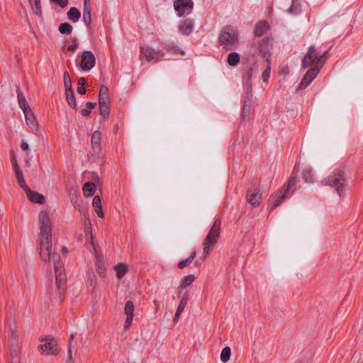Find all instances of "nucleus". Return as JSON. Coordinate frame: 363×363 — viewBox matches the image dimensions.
<instances>
[{
	"label": "nucleus",
	"mask_w": 363,
	"mask_h": 363,
	"mask_svg": "<svg viewBox=\"0 0 363 363\" xmlns=\"http://www.w3.org/2000/svg\"><path fill=\"white\" fill-rule=\"evenodd\" d=\"M92 206L95 210V212L96 213L97 216L99 218H104V213L103 211L102 204H101V199L100 196H95L92 201Z\"/></svg>",
	"instance_id": "nucleus-20"
},
{
	"label": "nucleus",
	"mask_w": 363,
	"mask_h": 363,
	"mask_svg": "<svg viewBox=\"0 0 363 363\" xmlns=\"http://www.w3.org/2000/svg\"><path fill=\"white\" fill-rule=\"evenodd\" d=\"M219 41L225 47L234 48L239 43L238 32L232 28L226 27L221 31Z\"/></svg>",
	"instance_id": "nucleus-5"
},
{
	"label": "nucleus",
	"mask_w": 363,
	"mask_h": 363,
	"mask_svg": "<svg viewBox=\"0 0 363 363\" xmlns=\"http://www.w3.org/2000/svg\"><path fill=\"white\" fill-rule=\"evenodd\" d=\"M61 250H62V252L63 253H67V249H66V247H63V246H62V247H61Z\"/></svg>",
	"instance_id": "nucleus-50"
},
{
	"label": "nucleus",
	"mask_w": 363,
	"mask_h": 363,
	"mask_svg": "<svg viewBox=\"0 0 363 363\" xmlns=\"http://www.w3.org/2000/svg\"><path fill=\"white\" fill-rule=\"evenodd\" d=\"M220 230V222H215L209 230L203 242V255L204 257H207L211 251V249L217 242Z\"/></svg>",
	"instance_id": "nucleus-4"
},
{
	"label": "nucleus",
	"mask_w": 363,
	"mask_h": 363,
	"mask_svg": "<svg viewBox=\"0 0 363 363\" xmlns=\"http://www.w3.org/2000/svg\"><path fill=\"white\" fill-rule=\"evenodd\" d=\"M325 184L334 189L338 196H342L347 189L345 174L342 171L335 172L326 179Z\"/></svg>",
	"instance_id": "nucleus-3"
},
{
	"label": "nucleus",
	"mask_w": 363,
	"mask_h": 363,
	"mask_svg": "<svg viewBox=\"0 0 363 363\" xmlns=\"http://www.w3.org/2000/svg\"><path fill=\"white\" fill-rule=\"evenodd\" d=\"M95 107V104L91 102H88L84 108L81 110V114L83 116H87L91 113V110Z\"/></svg>",
	"instance_id": "nucleus-38"
},
{
	"label": "nucleus",
	"mask_w": 363,
	"mask_h": 363,
	"mask_svg": "<svg viewBox=\"0 0 363 363\" xmlns=\"http://www.w3.org/2000/svg\"><path fill=\"white\" fill-rule=\"evenodd\" d=\"M195 256L196 252H193L189 257L179 262L178 267L182 269L186 267L189 266L190 264L192 262L193 259H194Z\"/></svg>",
	"instance_id": "nucleus-34"
},
{
	"label": "nucleus",
	"mask_w": 363,
	"mask_h": 363,
	"mask_svg": "<svg viewBox=\"0 0 363 363\" xmlns=\"http://www.w3.org/2000/svg\"><path fill=\"white\" fill-rule=\"evenodd\" d=\"M40 255L44 262L56 261L57 259V242L52 235L39 236Z\"/></svg>",
	"instance_id": "nucleus-1"
},
{
	"label": "nucleus",
	"mask_w": 363,
	"mask_h": 363,
	"mask_svg": "<svg viewBox=\"0 0 363 363\" xmlns=\"http://www.w3.org/2000/svg\"><path fill=\"white\" fill-rule=\"evenodd\" d=\"M320 55L313 46L308 48L307 53L303 59V67H320L319 65L320 61Z\"/></svg>",
	"instance_id": "nucleus-8"
},
{
	"label": "nucleus",
	"mask_w": 363,
	"mask_h": 363,
	"mask_svg": "<svg viewBox=\"0 0 363 363\" xmlns=\"http://www.w3.org/2000/svg\"><path fill=\"white\" fill-rule=\"evenodd\" d=\"M58 30L62 34L69 35L73 30V27L69 23H62L59 26Z\"/></svg>",
	"instance_id": "nucleus-33"
},
{
	"label": "nucleus",
	"mask_w": 363,
	"mask_h": 363,
	"mask_svg": "<svg viewBox=\"0 0 363 363\" xmlns=\"http://www.w3.org/2000/svg\"><path fill=\"white\" fill-rule=\"evenodd\" d=\"M193 22L191 20L186 19L183 21L179 26V30L184 35H189L193 30Z\"/></svg>",
	"instance_id": "nucleus-21"
},
{
	"label": "nucleus",
	"mask_w": 363,
	"mask_h": 363,
	"mask_svg": "<svg viewBox=\"0 0 363 363\" xmlns=\"http://www.w3.org/2000/svg\"><path fill=\"white\" fill-rule=\"evenodd\" d=\"M269 30V26L267 22L259 23L255 29L256 35L261 36L265 34Z\"/></svg>",
	"instance_id": "nucleus-25"
},
{
	"label": "nucleus",
	"mask_w": 363,
	"mask_h": 363,
	"mask_svg": "<svg viewBox=\"0 0 363 363\" xmlns=\"http://www.w3.org/2000/svg\"><path fill=\"white\" fill-rule=\"evenodd\" d=\"M26 194L27 199L33 203L44 205L46 203V197L38 191L28 189L26 190Z\"/></svg>",
	"instance_id": "nucleus-14"
},
{
	"label": "nucleus",
	"mask_w": 363,
	"mask_h": 363,
	"mask_svg": "<svg viewBox=\"0 0 363 363\" xmlns=\"http://www.w3.org/2000/svg\"><path fill=\"white\" fill-rule=\"evenodd\" d=\"M193 6L191 0H176L174 2V9L179 16H182L191 10Z\"/></svg>",
	"instance_id": "nucleus-12"
},
{
	"label": "nucleus",
	"mask_w": 363,
	"mask_h": 363,
	"mask_svg": "<svg viewBox=\"0 0 363 363\" xmlns=\"http://www.w3.org/2000/svg\"><path fill=\"white\" fill-rule=\"evenodd\" d=\"M135 305L133 301H128L125 303L124 306V314L125 321L123 324V328L125 330H128L133 323L134 317Z\"/></svg>",
	"instance_id": "nucleus-10"
},
{
	"label": "nucleus",
	"mask_w": 363,
	"mask_h": 363,
	"mask_svg": "<svg viewBox=\"0 0 363 363\" xmlns=\"http://www.w3.org/2000/svg\"><path fill=\"white\" fill-rule=\"evenodd\" d=\"M52 3L59 5L62 8H65L68 4V0H50Z\"/></svg>",
	"instance_id": "nucleus-46"
},
{
	"label": "nucleus",
	"mask_w": 363,
	"mask_h": 363,
	"mask_svg": "<svg viewBox=\"0 0 363 363\" xmlns=\"http://www.w3.org/2000/svg\"><path fill=\"white\" fill-rule=\"evenodd\" d=\"M90 0H84V8H90L89 7Z\"/></svg>",
	"instance_id": "nucleus-49"
},
{
	"label": "nucleus",
	"mask_w": 363,
	"mask_h": 363,
	"mask_svg": "<svg viewBox=\"0 0 363 363\" xmlns=\"http://www.w3.org/2000/svg\"><path fill=\"white\" fill-rule=\"evenodd\" d=\"M23 112L25 114L26 122L28 126L32 130H38L39 126L38 123L31 110L28 107H25Z\"/></svg>",
	"instance_id": "nucleus-16"
},
{
	"label": "nucleus",
	"mask_w": 363,
	"mask_h": 363,
	"mask_svg": "<svg viewBox=\"0 0 363 363\" xmlns=\"http://www.w3.org/2000/svg\"><path fill=\"white\" fill-rule=\"evenodd\" d=\"M79 47L78 40L77 38H72L70 41V45H67V50L69 52H74Z\"/></svg>",
	"instance_id": "nucleus-40"
},
{
	"label": "nucleus",
	"mask_w": 363,
	"mask_h": 363,
	"mask_svg": "<svg viewBox=\"0 0 363 363\" xmlns=\"http://www.w3.org/2000/svg\"><path fill=\"white\" fill-rule=\"evenodd\" d=\"M270 70H271V67H270L269 64L268 63L267 68L262 72V78L264 82H267L268 80L269 75H270Z\"/></svg>",
	"instance_id": "nucleus-45"
},
{
	"label": "nucleus",
	"mask_w": 363,
	"mask_h": 363,
	"mask_svg": "<svg viewBox=\"0 0 363 363\" xmlns=\"http://www.w3.org/2000/svg\"><path fill=\"white\" fill-rule=\"evenodd\" d=\"M65 97L69 106L76 110L77 109V101L75 100L73 90L65 91Z\"/></svg>",
	"instance_id": "nucleus-28"
},
{
	"label": "nucleus",
	"mask_w": 363,
	"mask_h": 363,
	"mask_svg": "<svg viewBox=\"0 0 363 363\" xmlns=\"http://www.w3.org/2000/svg\"><path fill=\"white\" fill-rule=\"evenodd\" d=\"M21 147L23 150H27L29 147V144L27 142L22 141L21 143Z\"/></svg>",
	"instance_id": "nucleus-47"
},
{
	"label": "nucleus",
	"mask_w": 363,
	"mask_h": 363,
	"mask_svg": "<svg viewBox=\"0 0 363 363\" xmlns=\"http://www.w3.org/2000/svg\"><path fill=\"white\" fill-rule=\"evenodd\" d=\"M67 18L75 23H77L81 17V12L76 7L69 8L67 13Z\"/></svg>",
	"instance_id": "nucleus-22"
},
{
	"label": "nucleus",
	"mask_w": 363,
	"mask_h": 363,
	"mask_svg": "<svg viewBox=\"0 0 363 363\" xmlns=\"http://www.w3.org/2000/svg\"><path fill=\"white\" fill-rule=\"evenodd\" d=\"M39 236L52 235V223L50 214L46 211H41L38 214Z\"/></svg>",
	"instance_id": "nucleus-7"
},
{
	"label": "nucleus",
	"mask_w": 363,
	"mask_h": 363,
	"mask_svg": "<svg viewBox=\"0 0 363 363\" xmlns=\"http://www.w3.org/2000/svg\"><path fill=\"white\" fill-rule=\"evenodd\" d=\"M110 104H99L100 113L104 118H107L109 115Z\"/></svg>",
	"instance_id": "nucleus-37"
},
{
	"label": "nucleus",
	"mask_w": 363,
	"mask_h": 363,
	"mask_svg": "<svg viewBox=\"0 0 363 363\" xmlns=\"http://www.w3.org/2000/svg\"><path fill=\"white\" fill-rule=\"evenodd\" d=\"M60 350L58 341L55 337L48 335L40 337L38 351L41 355L56 356L60 353Z\"/></svg>",
	"instance_id": "nucleus-2"
},
{
	"label": "nucleus",
	"mask_w": 363,
	"mask_h": 363,
	"mask_svg": "<svg viewBox=\"0 0 363 363\" xmlns=\"http://www.w3.org/2000/svg\"><path fill=\"white\" fill-rule=\"evenodd\" d=\"M95 63L96 58L91 52L84 51L82 52L80 57L79 66L83 71H89L95 66Z\"/></svg>",
	"instance_id": "nucleus-9"
},
{
	"label": "nucleus",
	"mask_w": 363,
	"mask_h": 363,
	"mask_svg": "<svg viewBox=\"0 0 363 363\" xmlns=\"http://www.w3.org/2000/svg\"><path fill=\"white\" fill-rule=\"evenodd\" d=\"M83 21L86 26L91 25V9L90 8H84Z\"/></svg>",
	"instance_id": "nucleus-36"
},
{
	"label": "nucleus",
	"mask_w": 363,
	"mask_h": 363,
	"mask_svg": "<svg viewBox=\"0 0 363 363\" xmlns=\"http://www.w3.org/2000/svg\"><path fill=\"white\" fill-rule=\"evenodd\" d=\"M14 169H15V172H16V177H17V180H18V183L21 186H23L25 183L23 178V174H22L19 167L16 164L14 165Z\"/></svg>",
	"instance_id": "nucleus-42"
},
{
	"label": "nucleus",
	"mask_w": 363,
	"mask_h": 363,
	"mask_svg": "<svg viewBox=\"0 0 363 363\" xmlns=\"http://www.w3.org/2000/svg\"><path fill=\"white\" fill-rule=\"evenodd\" d=\"M113 270L118 280L123 279L130 270L128 264L124 262H118L113 266Z\"/></svg>",
	"instance_id": "nucleus-13"
},
{
	"label": "nucleus",
	"mask_w": 363,
	"mask_h": 363,
	"mask_svg": "<svg viewBox=\"0 0 363 363\" xmlns=\"http://www.w3.org/2000/svg\"><path fill=\"white\" fill-rule=\"evenodd\" d=\"M30 8L33 11V13L38 16H41L42 15V9H41V5H40V0H28Z\"/></svg>",
	"instance_id": "nucleus-26"
},
{
	"label": "nucleus",
	"mask_w": 363,
	"mask_h": 363,
	"mask_svg": "<svg viewBox=\"0 0 363 363\" xmlns=\"http://www.w3.org/2000/svg\"><path fill=\"white\" fill-rule=\"evenodd\" d=\"M231 349L229 347H225L220 354V359L223 363L228 362L231 357Z\"/></svg>",
	"instance_id": "nucleus-29"
},
{
	"label": "nucleus",
	"mask_w": 363,
	"mask_h": 363,
	"mask_svg": "<svg viewBox=\"0 0 363 363\" xmlns=\"http://www.w3.org/2000/svg\"><path fill=\"white\" fill-rule=\"evenodd\" d=\"M99 104H110V98L108 96V90L106 86L100 88L99 94Z\"/></svg>",
	"instance_id": "nucleus-24"
},
{
	"label": "nucleus",
	"mask_w": 363,
	"mask_h": 363,
	"mask_svg": "<svg viewBox=\"0 0 363 363\" xmlns=\"http://www.w3.org/2000/svg\"><path fill=\"white\" fill-rule=\"evenodd\" d=\"M247 201L252 206H258L262 201V191L256 186H251L247 193Z\"/></svg>",
	"instance_id": "nucleus-11"
},
{
	"label": "nucleus",
	"mask_w": 363,
	"mask_h": 363,
	"mask_svg": "<svg viewBox=\"0 0 363 363\" xmlns=\"http://www.w3.org/2000/svg\"><path fill=\"white\" fill-rule=\"evenodd\" d=\"M286 197V193H283V191H279L272 200L273 206H279Z\"/></svg>",
	"instance_id": "nucleus-35"
},
{
	"label": "nucleus",
	"mask_w": 363,
	"mask_h": 363,
	"mask_svg": "<svg viewBox=\"0 0 363 363\" xmlns=\"http://www.w3.org/2000/svg\"><path fill=\"white\" fill-rule=\"evenodd\" d=\"M320 67H312L310 69L308 70L301 82L300 83V87L301 89L306 88L316 77Z\"/></svg>",
	"instance_id": "nucleus-15"
},
{
	"label": "nucleus",
	"mask_w": 363,
	"mask_h": 363,
	"mask_svg": "<svg viewBox=\"0 0 363 363\" xmlns=\"http://www.w3.org/2000/svg\"><path fill=\"white\" fill-rule=\"evenodd\" d=\"M55 272H56V279L57 282H61L65 279V275L63 273V270L58 268V267L56 266L55 268Z\"/></svg>",
	"instance_id": "nucleus-44"
},
{
	"label": "nucleus",
	"mask_w": 363,
	"mask_h": 363,
	"mask_svg": "<svg viewBox=\"0 0 363 363\" xmlns=\"http://www.w3.org/2000/svg\"><path fill=\"white\" fill-rule=\"evenodd\" d=\"M164 56V52L160 48L143 46L140 49V59L145 62H157Z\"/></svg>",
	"instance_id": "nucleus-6"
},
{
	"label": "nucleus",
	"mask_w": 363,
	"mask_h": 363,
	"mask_svg": "<svg viewBox=\"0 0 363 363\" xmlns=\"http://www.w3.org/2000/svg\"><path fill=\"white\" fill-rule=\"evenodd\" d=\"M78 88H77V92L80 94H84L86 93V89L84 88V86L86 84V79L84 77H81L78 79Z\"/></svg>",
	"instance_id": "nucleus-39"
},
{
	"label": "nucleus",
	"mask_w": 363,
	"mask_h": 363,
	"mask_svg": "<svg viewBox=\"0 0 363 363\" xmlns=\"http://www.w3.org/2000/svg\"><path fill=\"white\" fill-rule=\"evenodd\" d=\"M96 185L91 182L84 184L82 188L83 194L85 196H91L94 195L96 191Z\"/></svg>",
	"instance_id": "nucleus-27"
},
{
	"label": "nucleus",
	"mask_w": 363,
	"mask_h": 363,
	"mask_svg": "<svg viewBox=\"0 0 363 363\" xmlns=\"http://www.w3.org/2000/svg\"><path fill=\"white\" fill-rule=\"evenodd\" d=\"M101 134L99 131H94L91 138L92 148L94 151H99L101 149Z\"/></svg>",
	"instance_id": "nucleus-19"
},
{
	"label": "nucleus",
	"mask_w": 363,
	"mask_h": 363,
	"mask_svg": "<svg viewBox=\"0 0 363 363\" xmlns=\"http://www.w3.org/2000/svg\"><path fill=\"white\" fill-rule=\"evenodd\" d=\"M188 303V296L186 295L182 296V297L179 299V304L177 306L176 312H175V318H179L181 315L182 313L184 311Z\"/></svg>",
	"instance_id": "nucleus-23"
},
{
	"label": "nucleus",
	"mask_w": 363,
	"mask_h": 363,
	"mask_svg": "<svg viewBox=\"0 0 363 363\" xmlns=\"http://www.w3.org/2000/svg\"><path fill=\"white\" fill-rule=\"evenodd\" d=\"M196 279V277L194 274H189L183 277L180 281L178 286V292L181 294L184 289L190 286Z\"/></svg>",
	"instance_id": "nucleus-17"
},
{
	"label": "nucleus",
	"mask_w": 363,
	"mask_h": 363,
	"mask_svg": "<svg viewBox=\"0 0 363 363\" xmlns=\"http://www.w3.org/2000/svg\"><path fill=\"white\" fill-rule=\"evenodd\" d=\"M258 49H259V52L262 54H265L267 52V49L266 48H264V46L259 48Z\"/></svg>",
	"instance_id": "nucleus-48"
},
{
	"label": "nucleus",
	"mask_w": 363,
	"mask_h": 363,
	"mask_svg": "<svg viewBox=\"0 0 363 363\" xmlns=\"http://www.w3.org/2000/svg\"><path fill=\"white\" fill-rule=\"evenodd\" d=\"M95 269L96 273L101 278L106 277L107 274L108 267L105 260L101 257H97L95 261Z\"/></svg>",
	"instance_id": "nucleus-18"
},
{
	"label": "nucleus",
	"mask_w": 363,
	"mask_h": 363,
	"mask_svg": "<svg viewBox=\"0 0 363 363\" xmlns=\"http://www.w3.org/2000/svg\"><path fill=\"white\" fill-rule=\"evenodd\" d=\"M296 184V179L292 178L288 182V183L285 186H284V187L280 191H283V193H286V196H287L289 192H291L294 190Z\"/></svg>",
	"instance_id": "nucleus-30"
},
{
	"label": "nucleus",
	"mask_w": 363,
	"mask_h": 363,
	"mask_svg": "<svg viewBox=\"0 0 363 363\" xmlns=\"http://www.w3.org/2000/svg\"><path fill=\"white\" fill-rule=\"evenodd\" d=\"M85 235L88 239H91V224L90 220H88L86 223H85Z\"/></svg>",
	"instance_id": "nucleus-43"
},
{
	"label": "nucleus",
	"mask_w": 363,
	"mask_h": 363,
	"mask_svg": "<svg viewBox=\"0 0 363 363\" xmlns=\"http://www.w3.org/2000/svg\"><path fill=\"white\" fill-rule=\"evenodd\" d=\"M240 55L237 52H230L228 56V63L230 66H235L238 65L240 61Z\"/></svg>",
	"instance_id": "nucleus-32"
},
{
	"label": "nucleus",
	"mask_w": 363,
	"mask_h": 363,
	"mask_svg": "<svg viewBox=\"0 0 363 363\" xmlns=\"http://www.w3.org/2000/svg\"><path fill=\"white\" fill-rule=\"evenodd\" d=\"M64 85L65 91L72 90V81L68 73H65L64 74Z\"/></svg>",
	"instance_id": "nucleus-41"
},
{
	"label": "nucleus",
	"mask_w": 363,
	"mask_h": 363,
	"mask_svg": "<svg viewBox=\"0 0 363 363\" xmlns=\"http://www.w3.org/2000/svg\"><path fill=\"white\" fill-rule=\"evenodd\" d=\"M264 43H267V40H263Z\"/></svg>",
	"instance_id": "nucleus-51"
},
{
	"label": "nucleus",
	"mask_w": 363,
	"mask_h": 363,
	"mask_svg": "<svg viewBox=\"0 0 363 363\" xmlns=\"http://www.w3.org/2000/svg\"><path fill=\"white\" fill-rule=\"evenodd\" d=\"M303 178L307 183H313L315 182V175L311 169L303 170Z\"/></svg>",
	"instance_id": "nucleus-31"
}]
</instances>
